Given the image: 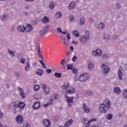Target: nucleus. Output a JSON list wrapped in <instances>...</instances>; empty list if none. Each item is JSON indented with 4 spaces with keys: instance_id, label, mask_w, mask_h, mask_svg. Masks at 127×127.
Segmentation results:
<instances>
[{
    "instance_id": "nucleus-1",
    "label": "nucleus",
    "mask_w": 127,
    "mask_h": 127,
    "mask_svg": "<svg viewBox=\"0 0 127 127\" xmlns=\"http://www.w3.org/2000/svg\"><path fill=\"white\" fill-rule=\"evenodd\" d=\"M110 108H111V101L109 99H106L104 101L103 103L99 106V109L100 113L105 114Z\"/></svg>"
},
{
    "instance_id": "nucleus-2",
    "label": "nucleus",
    "mask_w": 127,
    "mask_h": 127,
    "mask_svg": "<svg viewBox=\"0 0 127 127\" xmlns=\"http://www.w3.org/2000/svg\"><path fill=\"white\" fill-rule=\"evenodd\" d=\"M89 78V74L88 73H83L81 74L78 78L80 82H86Z\"/></svg>"
},
{
    "instance_id": "nucleus-3",
    "label": "nucleus",
    "mask_w": 127,
    "mask_h": 127,
    "mask_svg": "<svg viewBox=\"0 0 127 127\" xmlns=\"http://www.w3.org/2000/svg\"><path fill=\"white\" fill-rule=\"evenodd\" d=\"M102 50L97 49V50H93L92 52V56L93 57H100V56H102Z\"/></svg>"
},
{
    "instance_id": "nucleus-4",
    "label": "nucleus",
    "mask_w": 127,
    "mask_h": 127,
    "mask_svg": "<svg viewBox=\"0 0 127 127\" xmlns=\"http://www.w3.org/2000/svg\"><path fill=\"white\" fill-rule=\"evenodd\" d=\"M101 68L102 69V73L103 74H108V73H110V68L107 67L105 64H102L101 65Z\"/></svg>"
},
{
    "instance_id": "nucleus-5",
    "label": "nucleus",
    "mask_w": 127,
    "mask_h": 127,
    "mask_svg": "<svg viewBox=\"0 0 127 127\" xmlns=\"http://www.w3.org/2000/svg\"><path fill=\"white\" fill-rule=\"evenodd\" d=\"M73 99H74V97H69L65 95V100L67 103L68 108L73 105Z\"/></svg>"
},
{
    "instance_id": "nucleus-6",
    "label": "nucleus",
    "mask_w": 127,
    "mask_h": 127,
    "mask_svg": "<svg viewBox=\"0 0 127 127\" xmlns=\"http://www.w3.org/2000/svg\"><path fill=\"white\" fill-rule=\"evenodd\" d=\"M42 89L44 90L45 95H48L49 92H50V88L48 86H46V85L42 84Z\"/></svg>"
},
{
    "instance_id": "nucleus-7",
    "label": "nucleus",
    "mask_w": 127,
    "mask_h": 127,
    "mask_svg": "<svg viewBox=\"0 0 127 127\" xmlns=\"http://www.w3.org/2000/svg\"><path fill=\"white\" fill-rule=\"evenodd\" d=\"M79 40L82 44H85L87 43V41L89 40V39L86 37L85 35H82L79 38Z\"/></svg>"
},
{
    "instance_id": "nucleus-8",
    "label": "nucleus",
    "mask_w": 127,
    "mask_h": 127,
    "mask_svg": "<svg viewBox=\"0 0 127 127\" xmlns=\"http://www.w3.org/2000/svg\"><path fill=\"white\" fill-rule=\"evenodd\" d=\"M15 121L17 124H22L23 123V117L21 115H18L15 118Z\"/></svg>"
},
{
    "instance_id": "nucleus-9",
    "label": "nucleus",
    "mask_w": 127,
    "mask_h": 127,
    "mask_svg": "<svg viewBox=\"0 0 127 127\" xmlns=\"http://www.w3.org/2000/svg\"><path fill=\"white\" fill-rule=\"evenodd\" d=\"M76 7V2L75 1H71L68 4L67 8L69 10H73Z\"/></svg>"
},
{
    "instance_id": "nucleus-10",
    "label": "nucleus",
    "mask_w": 127,
    "mask_h": 127,
    "mask_svg": "<svg viewBox=\"0 0 127 127\" xmlns=\"http://www.w3.org/2000/svg\"><path fill=\"white\" fill-rule=\"evenodd\" d=\"M60 38L62 43H64V44H65V45H66L67 46V45H69V41L65 39L64 36H61Z\"/></svg>"
},
{
    "instance_id": "nucleus-11",
    "label": "nucleus",
    "mask_w": 127,
    "mask_h": 127,
    "mask_svg": "<svg viewBox=\"0 0 127 127\" xmlns=\"http://www.w3.org/2000/svg\"><path fill=\"white\" fill-rule=\"evenodd\" d=\"M82 109L84 110V112L85 113H86L87 114H89V112H90V108L88 107L87 106V104L83 103L82 105Z\"/></svg>"
},
{
    "instance_id": "nucleus-12",
    "label": "nucleus",
    "mask_w": 127,
    "mask_h": 127,
    "mask_svg": "<svg viewBox=\"0 0 127 127\" xmlns=\"http://www.w3.org/2000/svg\"><path fill=\"white\" fill-rule=\"evenodd\" d=\"M43 124L46 127H50V120L49 119H44Z\"/></svg>"
},
{
    "instance_id": "nucleus-13",
    "label": "nucleus",
    "mask_w": 127,
    "mask_h": 127,
    "mask_svg": "<svg viewBox=\"0 0 127 127\" xmlns=\"http://www.w3.org/2000/svg\"><path fill=\"white\" fill-rule=\"evenodd\" d=\"M39 108H40V102L39 101L34 102L33 105V109L34 110H38Z\"/></svg>"
},
{
    "instance_id": "nucleus-14",
    "label": "nucleus",
    "mask_w": 127,
    "mask_h": 127,
    "mask_svg": "<svg viewBox=\"0 0 127 127\" xmlns=\"http://www.w3.org/2000/svg\"><path fill=\"white\" fill-rule=\"evenodd\" d=\"M17 30H18L19 32H24L25 31V27L23 25H21L17 27Z\"/></svg>"
},
{
    "instance_id": "nucleus-15",
    "label": "nucleus",
    "mask_w": 127,
    "mask_h": 127,
    "mask_svg": "<svg viewBox=\"0 0 127 127\" xmlns=\"http://www.w3.org/2000/svg\"><path fill=\"white\" fill-rule=\"evenodd\" d=\"M0 18H1V19H2V20H3L4 21L7 20V19H8V16H7V14H6V13H4L0 16Z\"/></svg>"
},
{
    "instance_id": "nucleus-16",
    "label": "nucleus",
    "mask_w": 127,
    "mask_h": 127,
    "mask_svg": "<svg viewBox=\"0 0 127 127\" xmlns=\"http://www.w3.org/2000/svg\"><path fill=\"white\" fill-rule=\"evenodd\" d=\"M48 29V26H47L45 28H43L40 31V34H41V35H44V34H45V33H46V32H47Z\"/></svg>"
},
{
    "instance_id": "nucleus-17",
    "label": "nucleus",
    "mask_w": 127,
    "mask_h": 127,
    "mask_svg": "<svg viewBox=\"0 0 127 127\" xmlns=\"http://www.w3.org/2000/svg\"><path fill=\"white\" fill-rule=\"evenodd\" d=\"M66 93H67V94H69L70 95L74 94V93H75V89H74V88H69L68 89L66 90Z\"/></svg>"
},
{
    "instance_id": "nucleus-18",
    "label": "nucleus",
    "mask_w": 127,
    "mask_h": 127,
    "mask_svg": "<svg viewBox=\"0 0 127 127\" xmlns=\"http://www.w3.org/2000/svg\"><path fill=\"white\" fill-rule=\"evenodd\" d=\"M122 69H123V67L122 66H120L119 67V70L118 71V76L120 80H122L123 79V72H122Z\"/></svg>"
},
{
    "instance_id": "nucleus-19",
    "label": "nucleus",
    "mask_w": 127,
    "mask_h": 127,
    "mask_svg": "<svg viewBox=\"0 0 127 127\" xmlns=\"http://www.w3.org/2000/svg\"><path fill=\"white\" fill-rule=\"evenodd\" d=\"M69 86H70V83H69V82H65L62 86V88L63 90H66V89H68V88H69Z\"/></svg>"
},
{
    "instance_id": "nucleus-20",
    "label": "nucleus",
    "mask_w": 127,
    "mask_h": 127,
    "mask_svg": "<svg viewBox=\"0 0 127 127\" xmlns=\"http://www.w3.org/2000/svg\"><path fill=\"white\" fill-rule=\"evenodd\" d=\"M42 22L44 24H46L49 22V18L47 16H45L44 18L42 19Z\"/></svg>"
},
{
    "instance_id": "nucleus-21",
    "label": "nucleus",
    "mask_w": 127,
    "mask_h": 127,
    "mask_svg": "<svg viewBox=\"0 0 127 127\" xmlns=\"http://www.w3.org/2000/svg\"><path fill=\"white\" fill-rule=\"evenodd\" d=\"M26 30L27 32H30V31H32V26L29 24H27L26 27Z\"/></svg>"
},
{
    "instance_id": "nucleus-22",
    "label": "nucleus",
    "mask_w": 127,
    "mask_h": 127,
    "mask_svg": "<svg viewBox=\"0 0 127 127\" xmlns=\"http://www.w3.org/2000/svg\"><path fill=\"white\" fill-rule=\"evenodd\" d=\"M114 92L116 93V94H121V88L119 87H116L114 89Z\"/></svg>"
},
{
    "instance_id": "nucleus-23",
    "label": "nucleus",
    "mask_w": 127,
    "mask_h": 127,
    "mask_svg": "<svg viewBox=\"0 0 127 127\" xmlns=\"http://www.w3.org/2000/svg\"><path fill=\"white\" fill-rule=\"evenodd\" d=\"M36 74L39 76H42V74H43V70L41 69H38L36 71Z\"/></svg>"
},
{
    "instance_id": "nucleus-24",
    "label": "nucleus",
    "mask_w": 127,
    "mask_h": 127,
    "mask_svg": "<svg viewBox=\"0 0 127 127\" xmlns=\"http://www.w3.org/2000/svg\"><path fill=\"white\" fill-rule=\"evenodd\" d=\"M103 39L105 40L108 41L110 40V35L108 34H104L103 35Z\"/></svg>"
},
{
    "instance_id": "nucleus-25",
    "label": "nucleus",
    "mask_w": 127,
    "mask_h": 127,
    "mask_svg": "<svg viewBox=\"0 0 127 127\" xmlns=\"http://www.w3.org/2000/svg\"><path fill=\"white\" fill-rule=\"evenodd\" d=\"M72 34L75 37H79V36H80V34H79V31H78L77 30H74L73 32H72Z\"/></svg>"
},
{
    "instance_id": "nucleus-26",
    "label": "nucleus",
    "mask_w": 127,
    "mask_h": 127,
    "mask_svg": "<svg viewBox=\"0 0 127 127\" xmlns=\"http://www.w3.org/2000/svg\"><path fill=\"white\" fill-rule=\"evenodd\" d=\"M30 68V65H29V61H27V62L26 63V66L25 67V71H28Z\"/></svg>"
},
{
    "instance_id": "nucleus-27",
    "label": "nucleus",
    "mask_w": 127,
    "mask_h": 127,
    "mask_svg": "<svg viewBox=\"0 0 127 127\" xmlns=\"http://www.w3.org/2000/svg\"><path fill=\"white\" fill-rule=\"evenodd\" d=\"M25 107V104L22 102L19 103V108L20 109H24Z\"/></svg>"
},
{
    "instance_id": "nucleus-28",
    "label": "nucleus",
    "mask_w": 127,
    "mask_h": 127,
    "mask_svg": "<svg viewBox=\"0 0 127 127\" xmlns=\"http://www.w3.org/2000/svg\"><path fill=\"white\" fill-rule=\"evenodd\" d=\"M88 67L89 70H93L94 69V64H93L92 63H90L88 64Z\"/></svg>"
},
{
    "instance_id": "nucleus-29",
    "label": "nucleus",
    "mask_w": 127,
    "mask_h": 127,
    "mask_svg": "<svg viewBox=\"0 0 127 127\" xmlns=\"http://www.w3.org/2000/svg\"><path fill=\"white\" fill-rule=\"evenodd\" d=\"M61 16H62V14L61 13V12L59 11H57L55 15V17H56V18H60Z\"/></svg>"
},
{
    "instance_id": "nucleus-30",
    "label": "nucleus",
    "mask_w": 127,
    "mask_h": 127,
    "mask_svg": "<svg viewBox=\"0 0 127 127\" xmlns=\"http://www.w3.org/2000/svg\"><path fill=\"white\" fill-rule=\"evenodd\" d=\"M107 120H109V121H111L113 119V115L111 113H109L106 116Z\"/></svg>"
},
{
    "instance_id": "nucleus-31",
    "label": "nucleus",
    "mask_w": 127,
    "mask_h": 127,
    "mask_svg": "<svg viewBox=\"0 0 127 127\" xmlns=\"http://www.w3.org/2000/svg\"><path fill=\"white\" fill-rule=\"evenodd\" d=\"M13 107L15 109H17V108H19V103L17 102H14L13 103Z\"/></svg>"
},
{
    "instance_id": "nucleus-32",
    "label": "nucleus",
    "mask_w": 127,
    "mask_h": 127,
    "mask_svg": "<svg viewBox=\"0 0 127 127\" xmlns=\"http://www.w3.org/2000/svg\"><path fill=\"white\" fill-rule=\"evenodd\" d=\"M8 53L9 55H10L11 56V57H13L14 56V54H15L14 51H11L10 50L8 51Z\"/></svg>"
},
{
    "instance_id": "nucleus-33",
    "label": "nucleus",
    "mask_w": 127,
    "mask_h": 127,
    "mask_svg": "<svg viewBox=\"0 0 127 127\" xmlns=\"http://www.w3.org/2000/svg\"><path fill=\"white\" fill-rule=\"evenodd\" d=\"M33 89L34 91H35L36 92H37L38 91H39L40 86L38 85H35L34 86Z\"/></svg>"
},
{
    "instance_id": "nucleus-34",
    "label": "nucleus",
    "mask_w": 127,
    "mask_h": 127,
    "mask_svg": "<svg viewBox=\"0 0 127 127\" xmlns=\"http://www.w3.org/2000/svg\"><path fill=\"white\" fill-rule=\"evenodd\" d=\"M79 23L80 25H84V24H85V18H80Z\"/></svg>"
},
{
    "instance_id": "nucleus-35",
    "label": "nucleus",
    "mask_w": 127,
    "mask_h": 127,
    "mask_svg": "<svg viewBox=\"0 0 127 127\" xmlns=\"http://www.w3.org/2000/svg\"><path fill=\"white\" fill-rule=\"evenodd\" d=\"M85 36L87 38L90 39V32H89L88 31H85Z\"/></svg>"
},
{
    "instance_id": "nucleus-36",
    "label": "nucleus",
    "mask_w": 127,
    "mask_h": 127,
    "mask_svg": "<svg viewBox=\"0 0 127 127\" xmlns=\"http://www.w3.org/2000/svg\"><path fill=\"white\" fill-rule=\"evenodd\" d=\"M104 27H105V24L103 23H100L98 25V28H99V29H103Z\"/></svg>"
},
{
    "instance_id": "nucleus-37",
    "label": "nucleus",
    "mask_w": 127,
    "mask_h": 127,
    "mask_svg": "<svg viewBox=\"0 0 127 127\" xmlns=\"http://www.w3.org/2000/svg\"><path fill=\"white\" fill-rule=\"evenodd\" d=\"M59 98V96H58V95L57 94H54L53 96L52 97V100H57Z\"/></svg>"
},
{
    "instance_id": "nucleus-38",
    "label": "nucleus",
    "mask_w": 127,
    "mask_h": 127,
    "mask_svg": "<svg viewBox=\"0 0 127 127\" xmlns=\"http://www.w3.org/2000/svg\"><path fill=\"white\" fill-rule=\"evenodd\" d=\"M55 76L57 78H61V76H62V74L61 73H59L58 72H55Z\"/></svg>"
},
{
    "instance_id": "nucleus-39",
    "label": "nucleus",
    "mask_w": 127,
    "mask_h": 127,
    "mask_svg": "<svg viewBox=\"0 0 127 127\" xmlns=\"http://www.w3.org/2000/svg\"><path fill=\"white\" fill-rule=\"evenodd\" d=\"M122 7V6L121 5V4H120V3H116V8H117V9H120V8H121Z\"/></svg>"
},
{
    "instance_id": "nucleus-40",
    "label": "nucleus",
    "mask_w": 127,
    "mask_h": 127,
    "mask_svg": "<svg viewBox=\"0 0 127 127\" xmlns=\"http://www.w3.org/2000/svg\"><path fill=\"white\" fill-rule=\"evenodd\" d=\"M67 70H72L73 69V65L72 64H69L67 65Z\"/></svg>"
},
{
    "instance_id": "nucleus-41",
    "label": "nucleus",
    "mask_w": 127,
    "mask_h": 127,
    "mask_svg": "<svg viewBox=\"0 0 127 127\" xmlns=\"http://www.w3.org/2000/svg\"><path fill=\"white\" fill-rule=\"evenodd\" d=\"M74 16H73V15H70V16H69V21L70 22H73V21H74Z\"/></svg>"
},
{
    "instance_id": "nucleus-42",
    "label": "nucleus",
    "mask_w": 127,
    "mask_h": 127,
    "mask_svg": "<svg viewBox=\"0 0 127 127\" xmlns=\"http://www.w3.org/2000/svg\"><path fill=\"white\" fill-rule=\"evenodd\" d=\"M119 38V35H114L112 37V40H116V39H118Z\"/></svg>"
},
{
    "instance_id": "nucleus-43",
    "label": "nucleus",
    "mask_w": 127,
    "mask_h": 127,
    "mask_svg": "<svg viewBox=\"0 0 127 127\" xmlns=\"http://www.w3.org/2000/svg\"><path fill=\"white\" fill-rule=\"evenodd\" d=\"M49 7L50 9H53V8H54V4L52 2L50 3L49 4Z\"/></svg>"
},
{
    "instance_id": "nucleus-44",
    "label": "nucleus",
    "mask_w": 127,
    "mask_h": 127,
    "mask_svg": "<svg viewBox=\"0 0 127 127\" xmlns=\"http://www.w3.org/2000/svg\"><path fill=\"white\" fill-rule=\"evenodd\" d=\"M123 96L124 98H125L126 99H127V90L124 91V92L123 93Z\"/></svg>"
},
{
    "instance_id": "nucleus-45",
    "label": "nucleus",
    "mask_w": 127,
    "mask_h": 127,
    "mask_svg": "<svg viewBox=\"0 0 127 127\" xmlns=\"http://www.w3.org/2000/svg\"><path fill=\"white\" fill-rule=\"evenodd\" d=\"M97 119L96 118H92L90 120L88 121L89 123L91 124L92 122H97Z\"/></svg>"
},
{
    "instance_id": "nucleus-46",
    "label": "nucleus",
    "mask_w": 127,
    "mask_h": 127,
    "mask_svg": "<svg viewBox=\"0 0 127 127\" xmlns=\"http://www.w3.org/2000/svg\"><path fill=\"white\" fill-rule=\"evenodd\" d=\"M20 62L21 63H22V64H24V63H25V59H24V58H21Z\"/></svg>"
},
{
    "instance_id": "nucleus-47",
    "label": "nucleus",
    "mask_w": 127,
    "mask_h": 127,
    "mask_svg": "<svg viewBox=\"0 0 127 127\" xmlns=\"http://www.w3.org/2000/svg\"><path fill=\"white\" fill-rule=\"evenodd\" d=\"M20 95L22 99H24L25 98V94H24V92L20 93Z\"/></svg>"
},
{
    "instance_id": "nucleus-48",
    "label": "nucleus",
    "mask_w": 127,
    "mask_h": 127,
    "mask_svg": "<svg viewBox=\"0 0 127 127\" xmlns=\"http://www.w3.org/2000/svg\"><path fill=\"white\" fill-rule=\"evenodd\" d=\"M25 9H29L30 8V4H27L25 5Z\"/></svg>"
},
{
    "instance_id": "nucleus-49",
    "label": "nucleus",
    "mask_w": 127,
    "mask_h": 127,
    "mask_svg": "<svg viewBox=\"0 0 127 127\" xmlns=\"http://www.w3.org/2000/svg\"><path fill=\"white\" fill-rule=\"evenodd\" d=\"M46 72L48 74H51V73H52V70H51V69H49V68H47L46 69Z\"/></svg>"
},
{
    "instance_id": "nucleus-50",
    "label": "nucleus",
    "mask_w": 127,
    "mask_h": 127,
    "mask_svg": "<svg viewBox=\"0 0 127 127\" xmlns=\"http://www.w3.org/2000/svg\"><path fill=\"white\" fill-rule=\"evenodd\" d=\"M39 56L42 55V53L40 51V46H39V49L38 50Z\"/></svg>"
},
{
    "instance_id": "nucleus-51",
    "label": "nucleus",
    "mask_w": 127,
    "mask_h": 127,
    "mask_svg": "<svg viewBox=\"0 0 127 127\" xmlns=\"http://www.w3.org/2000/svg\"><path fill=\"white\" fill-rule=\"evenodd\" d=\"M14 74L16 77H17V78H19V74L17 71H14Z\"/></svg>"
},
{
    "instance_id": "nucleus-52",
    "label": "nucleus",
    "mask_w": 127,
    "mask_h": 127,
    "mask_svg": "<svg viewBox=\"0 0 127 127\" xmlns=\"http://www.w3.org/2000/svg\"><path fill=\"white\" fill-rule=\"evenodd\" d=\"M57 30L59 33H62V29L61 28H57Z\"/></svg>"
},
{
    "instance_id": "nucleus-53",
    "label": "nucleus",
    "mask_w": 127,
    "mask_h": 127,
    "mask_svg": "<svg viewBox=\"0 0 127 127\" xmlns=\"http://www.w3.org/2000/svg\"><path fill=\"white\" fill-rule=\"evenodd\" d=\"M48 103L49 105H52V104H53V99H51L48 102Z\"/></svg>"
},
{
    "instance_id": "nucleus-54",
    "label": "nucleus",
    "mask_w": 127,
    "mask_h": 127,
    "mask_svg": "<svg viewBox=\"0 0 127 127\" xmlns=\"http://www.w3.org/2000/svg\"><path fill=\"white\" fill-rule=\"evenodd\" d=\"M77 61V57L76 56H74L72 58V61L73 62H76Z\"/></svg>"
},
{
    "instance_id": "nucleus-55",
    "label": "nucleus",
    "mask_w": 127,
    "mask_h": 127,
    "mask_svg": "<svg viewBox=\"0 0 127 127\" xmlns=\"http://www.w3.org/2000/svg\"><path fill=\"white\" fill-rule=\"evenodd\" d=\"M14 30H15V26H13L10 29L11 32H13V31H14Z\"/></svg>"
},
{
    "instance_id": "nucleus-56",
    "label": "nucleus",
    "mask_w": 127,
    "mask_h": 127,
    "mask_svg": "<svg viewBox=\"0 0 127 127\" xmlns=\"http://www.w3.org/2000/svg\"><path fill=\"white\" fill-rule=\"evenodd\" d=\"M18 89L20 92V94L21 93H23V89H22V88L21 87H18Z\"/></svg>"
},
{
    "instance_id": "nucleus-57",
    "label": "nucleus",
    "mask_w": 127,
    "mask_h": 127,
    "mask_svg": "<svg viewBox=\"0 0 127 127\" xmlns=\"http://www.w3.org/2000/svg\"><path fill=\"white\" fill-rule=\"evenodd\" d=\"M66 37H67V39H68V40H70V39H71V37H70V33H68L66 34Z\"/></svg>"
},
{
    "instance_id": "nucleus-58",
    "label": "nucleus",
    "mask_w": 127,
    "mask_h": 127,
    "mask_svg": "<svg viewBox=\"0 0 127 127\" xmlns=\"http://www.w3.org/2000/svg\"><path fill=\"white\" fill-rule=\"evenodd\" d=\"M58 120H59V117L58 116H56L54 119V121L55 122H57V121H58Z\"/></svg>"
},
{
    "instance_id": "nucleus-59",
    "label": "nucleus",
    "mask_w": 127,
    "mask_h": 127,
    "mask_svg": "<svg viewBox=\"0 0 127 127\" xmlns=\"http://www.w3.org/2000/svg\"><path fill=\"white\" fill-rule=\"evenodd\" d=\"M103 58H104V59L108 58V54H103Z\"/></svg>"
},
{
    "instance_id": "nucleus-60",
    "label": "nucleus",
    "mask_w": 127,
    "mask_h": 127,
    "mask_svg": "<svg viewBox=\"0 0 127 127\" xmlns=\"http://www.w3.org/2000/svg\"><path fill=\"white\" fill-rule=\"evenodd\" d=\"M90 124H91L89 121L87 123V124H85V127H90Z\"/></svg>"
},
{
    "instance_id": "nucleus-61",
    "label": "nucleus",
    "mask_w": 127,
    "mask_h": 127,
    "mask_svg": "<svg viewBox=\"0 0 127 127\" xmlns=\"http://www.w3.org/2000/svg\"><path fill=\"white\" fill-rule=\"evenodd\" d=\"M42 65L43 66V68H44V69L47 68V67H46V64H45L44 63L42 64Z\"/></svg>"
},
{
    "instance_id": "nucleus-62",
    "label": "nucleus",
    "mask_w": 127,
    "mask_h": 127,
    "mask_svg": "<svg viewBox=\"0 0 127 127\" xmlns=\"http://www.w3.org/2000/svg\"><path fill=\"white\" fill-rule=\"evenodd\" d=\"M88 21H89V22H94V19L90 18L88 19Z\"/></svg>"
},
{
    "instance_id": "nucleus-63",
    "label": "nucleus",
    "mask_w": 127,
    "mask_h": 127,
    "mask_svg": "<svg viewBox=\"0 0 127 127\" xmlns=\"http://www.w3.org/2000/svg\"><path fill=\"white\" fill-rule=\"evenodd\" d=\"M61 64H62V65H64V64H65V59H63V61L61 62Z\"/></svg>"
},
{
    "instance_id": "nucleus-64",
    "label": "nucleus",
    "mask_w": 127,
    "mask_h": 127,
    "mask_svg": "<svg viewBox=\"0 0 127 127\" xmlns=\"http://www.w3.org/2000/svg\"><path fill=\"white\" fill-rule=\"evenodd\" d=\"M23 127H29V124H24Z\"/></svg>"
}]
</instances>
